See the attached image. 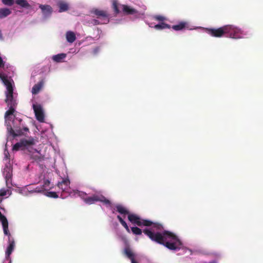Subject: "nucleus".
<instances>
[{
  "label": "nucleus",
  "mask_w": 263,
  "mask_h": 263,
  "mask_svg": "<svg viewBox=\"0 0 263 263\" xmlns=\"http://www.w3.org/2000/svg\"><path fill=\"white\" fill-rule=\"evenodd\" d=\"M32 149L33 151H34L35 153H36V152H37V151H36V150L35 149H32Z\"/></svg>",
  "instance_id": "nucleus-39"
},
{
  "label": "nucleus",
  "mask_w": 263,
  "mask_h": 263,
  "mask_svg": "<svg viewBox=\"0 0 263 263\" xmlns=\"http://www.w3.org/2000/svg\"><path fill=\"white\" fill-rule=\"evenodd\" d=\"M11 11L7 8H0V19L4 18L11 13Z\"/></svg>",
  "instance_id": "nucleus-17"
},
{
  "label": "nucleus",
  "mask_w": 263,
  "mask_h": 263,
  "mask_svg": "<svg viewBox=\"0 0 263 263\" xmlns=\"http://www.w3.org/2000/svg\"><path fill=\"white\" fill-rule=\"evenodd\" d=\"M0 221L2 222L4 233L8 237V246L7 248L5 254L6 259L8 260H10V256L15 248V241L14 238L11 236L8 229V221L5 216L2 214L0 211Z\"/></svg>",
  "instance_id": "nucleus-3"
},
{
  "label": "nucleus",
  "mask_w": 263,
  "mask_h": 263,
  "mask_svg": "<svg viewBox=\"0 0 263 263\" xmlns=\"http://www.w3.org/2000/svg\"><path fill=\"white\" fill-rule=\"evenodd\" d=\"M155 20L163 22V21L165 20V18L162 15H155L154 17Z\"/></svg>",
  "instance_id": "nucleus-32"
},
{
  "label": "nucleus",
  "mask_w": 263,
  "mask_h": 263,
  "mask_svg": "<svg viewBox=\"0 0 263 263\" xmlns=\"http://www.w3.org/2000/svg\"><path fill=\"white\" fill-rule=\"evenodd\" d=\"M131 230L134 234L137 235H141L142 233V230L137 227H132Z\"/></svg>",
  "instance_id": "nucleus-28"
},
{
  "label": "nucleus",
  "mask_w": 263,
  "mask_h": 263,
  "mask_svg": "<svg viewBox=\"0 0 263 263\" xmlns=\"http://www.w3.org/2000/svg\"><path fill=\"white\" fill-rule=\"evenodd\" d=\"M35 143V140L32 138L30 137L28 139H22L19 142L15 143L13 147V151H18L20 149L26 151L31 153V152L29 149L30 146L34 145Z\"/></svg>",
  "instance_id": "nucleus-5"
},
{
  "label": "nucleus",
  "mask_w": 263,
  "mask_h": 263,
  "mask_svg": "<svg viewBox=\"0 0 263 263\" xmlns=\"http://www.w3.org/2000/svg\"><path fill=\"white\" fill-rule=\"evenodd\" d=\"M7 191L4 189H2L0 190V196H4L6 195ZM2 201V199L0 198V201Z\"/></svg>",
  "instance_id": "nucleus-34"
},
{
  "label": "nucleus",
  "mask_w": 263,
  "mask_h": 263,
  "mask_svg": "<svg viewBox=\"0 0 263 263\" xmlns=\"http://www.w3.org/2000/svg\"><path fill=\"white\" fill-rule=\"evenodd\" d=\"M132 263H138L137 261H136L135 259L131 261Z\"/></svg>",
  "instance_id": "nucleus-38"
},
{
  "label": "nucleus",
  "mask_w": 263,
  "mask_h": 263,
  "mask_svg": "<svg viewBox=\"0 0 263 263\" xmlns=\"http://www.w3.org/2000/svg\"><path fill=\"white\" fill-rule=\"evenodd\" d=\"M0 79L7 88L5 92L6 96L5 101L9 108L5 115V118L7 120L9 116L13 114L17 105L16 101L13 97V83L14 82L11 77H8L6 73L2 71L0 72Z\"/></svg>",
  "instance_id": "nucleus-2"
},
{
  "label": "nucleus",
  "mask_w": 263,
  "mask_h": 263,
  "mask_svg": "<svg viewBox=\"0 0 263 263\" xmlns=\"http://www.w3.org/2000/svg\"><path fill=\"white\" fill-rule=\"evenodd\" d=\"M154 28L156 30H162L164 29H170L171 26L166 23L164 22H161L160 23L155 25Z\"/></svg>",
  "instance_id": "nucleus-21"
},
{
  "label": "nucleus",
  "mask_w": 263,
  "mask_h": 263,
  "mask_svg": "<svg viewBox=\"0 0 263 263\" xmlns=\"http://www.w3.org/2000/svg\"><path fill=\"white\" fill-rule=\"evenodd\" d=\"M30 157L31 159L39 162H41L44 159L43 157L39 155V154H34V153L30 154Z\"/></svg>",
  "instance_id": "nucleus-25"
},
{
  "label": "nucleus",
  "mask_w": 263,
  "mask_h": 263,
  "mask_svg": "<svg viewBox=\"0 0 263 263\" xmlns=\"http://www.w3.org/2000/svg\"><path fill=\"white\" fill-rule=\"evenodd\" d=\"M115 208L117 211L121 214L125 215L129 214L128 210L121 204L116 205Z\"/></svg>",
  "instance_id": "nucleus-19"
},
{
  "label": "nucleus",
  "mask_w": 263,
  "mask_h": 263,
  "mask_svg": "<svg viewBox=\"0 0 263 263\" xmlns=\"http://www.w3.org/2000/svg\"><path fill=\"white\" fill-rule=\"evenodd\" d=\"M70 181L68 179H63L61 182L58 183V187L62 190V192H67L69 188Z\"/></svg>",
  "instance_id": "nucleus-13"
},
{
  "label": "nucleus",
  "mask_w": 263,
  "mask_h": 263,
  "mask_svg": "<svg viewBox=\"0 0 263 263\" xmlns=\"http://www.w3.org/2000/svg\"><path fill=\"white\" fill-rule=\"evenodd\" d=\"M19 126H13V128L10 125H7V130L9 133L12 136L13 138L17 136L25 135V133L29 132V128L27 127L24 126L21 124L22 119L18 120Z\"/></svg>",
  "instance_id": "nucleus-4"
},
{
  "label": "nucleus",
  "mask_w": 263,
  "mask_h": 263,
  "mask_svg": "<svg viewBox=\"0 0 263 263\" xmlns=\"http://www.w3.org/2000/svg\"><path fill=\"white\" fill-rule=\"evenodd\" d=\"M2 2L4 5L8 6H12L15 2L14 0H2Z\"/></svg>",
  "instance_id": "nucleus-29"
},
{
  "label": "nucleus",
  "mask_w": 263,
  "mask_h": 263,
  "mask_svg": "<svg viewBox=\"0 0 263 263\" xmlns=\"http://www.w3.org/2000/svg\"><path fill=\"white\" fill-rule=\"evenodd\" d=\"M91 23L95 25H99V24H104V23H102V21H100L99 20H97V19H93L91 21Z\"/></svg>",
  "instance_id": "nucleus-33"
},
{
  "label": "nucleus",
  "mask_w": 263,
  "mask_h": 263,
  "mask_svg": "<svg viewBox=\"0 0 263 263\" xmlns=\"http://www.w3.org/2000/svg\"><path fill=\"white\" fill-rule=\"evenodd\" d=\"M224 30L225 35L227 37L233 39L241 38L242 31L237 27L233 25H228L224 26Z\"/></svg>",
  "instance_id": "nucleus-6"
},
{
  "label": "nucleus",
  "mask_w": 263,
  "mask_h": 263,
  "mask_svg": "<svg viewBox=\"0 0 263 263\" xmlns=\"http://www.w3.org/2000/svg\"><path fill=\"white\" fill-rule=\"evenodd\" d=\"M66 57V54L65 53H60L57 55H53L52 57V59L54 61L56 62H61Z\"/></svg>",
  "instance_id": "nucleus-23"
},
{
  "label": "nucleus",
  "mask_w": 263,
  "mask_h": 263,
  "mask_svg": "<svg viewBox=\"0 0 263 263\" xmlns=\"http://www.w3.org/2000/svg\"><path fill=\"white\" fill-rule=\"evenodd\" d=\"M46 196L53 198H58L59 196L56 192H47L46 193Z\"/></svg>",
  "instance_id": "nucleus-30"
},
{
  "label": "nucleus",
  "mask_w": 263,
  "mask_h": 263,
  "mask_svg": "<svg viewBox=\"0 0 263 263\" xmlns=\"http://www.w3.org/2000/svg\"><path fill=\"white\" fill-rule=\"evenodd\" d=\"M124 254L131 261L135 259V255L129 248H125Z\"/></svg>",
  "instance_id": "nucleus-22"
},
{
  "label": "nucleus",
  "mask_w": 263,
  "mask_h": 263,
  "mask_svg": "<svg viewBox=\"0 0 263 263\" xmlns=\"http://www.w3.org/2000/svg\"><path fill=\"white\" fill-rule=\"evenodd\" d=\"M3 175L5 177L6 182L7 183L12 176V168L10 165H6L4 168Z\"/></svg>",
  "instance_id": "nucleus-12"
},
{
  "label": "nucleus",
  "mask_w": 263,
  "mask_h": 263,
  "mask_svg": "<svg viewBox=\"0 0 263 263\" xmlns=\"http://www.w3.org/2000/svg\"><path fill=\"white\" fill-rule=\"evenodd\" d=\"M0 40H3V34H2V31H1V30H0Z\"/></svg>",
  "instance_id": "nucleus-37"
},
{
  "label": "nucleus",
  "mask_w": 263,
  "mask_h": 263,
  "mask_svg": "<svg viewBox=\"0 0 263 263\" xmlns=\"http://www.w3.org/2000/svg\"><path fill=\"white\" fill-rule=\"evenodd\" d=\"M43 84L41 82L38 83L37 84H35L32 88L31 92L32 94L35 95L37 94L41 88L42 87Z\"/></svg>",
  "instance_id": "nucleus-24"
},
{
  "label": "nucleus",
  "mask_w": 263,
  "mask_h": 263,
  "mask_svg": "<svg viewBox=\"0 0 263 263\" xmlns=\"http://www.w3.org/2000/svg\"><path fill=\"white\" fill-rule=\"evenodd\" d=\"M117 218L119 220V221H120V222L121 223V224L124 227V228L126 229V230L128 232H130V230L127 224V223H126V222L123 219V218L120 216V215H118L117 216Z\"/></svg>",
  "instance_id": "nucleus-27"
},
{
  "label": "nucleus",
  "mask_w": 263,
  "mask_h": 263,
  "mask_svg": "<svg viewBox=\"0 0 263 263\" xmlns=\"http://www.w3.org/2000/svg\"><path fill=\"white\" fill-rule=\"evenodd\" d=\"M98 201H100L105 205H110L111 204V202L108 199L100 194H93L91 196L87 197L85 199V202L88 204H92Z\"/></svg>",
  "instance_id": "nucleus-7"
},
{
  "label": "nucleus",
  "mask_w": 263,
  "mask_h": 263,
  "mask_svg": "<svg viewBox=\"0 0 263 263\" xmlns=\"http://www.w3.org/2000/svg\"><path fill=\"white\" fill-rule=\"evenodd\" d=\"M122 10L123 12L127 15L129 14H134L137 13V11L130 7L126 5H122Z\"/></svg>",
  "instance_id": "nucleus-15"
},
{
  "label": "nucleus",
  "mask_w": 263,
  "mask_h": 263,
  "mask_svg": "<svg viewBox=\"0 0 263 263\" xmlns=\"http://www.w3.org/2000/svg\"><path fill=\"white\" fill-rule=\"evenodd\" d=\"M77 194L78 196L81 198L85 202V199H86L87 197L86 193L83 192L78 191Z\"/></svg>",
  "instance_id": "nucleus-31"
},
{
  "label": "nucleus",
  "mask_w": 263,
  "mask_h": 263,
  "mask_svg": "<svg viewBox=\"0 0 263 263\" xmlns=\"http://www.w3.org/2000/svg\"><path fill=\"white\" fill-rule=\"evenodd\" d=\"M57 5L59 8V12H62L66 11L69 9L68 4L64 1H59L57 3Z\"/></svg>",
  "instance_id": "nucleus-16"
},
{
  "label": "nucleus",
  "mask_w": 263,
  "mask_h": 263,
  "mask_svg": "<svg viewBox=\"0 0 263 263\" xmlns=\"http://www.w3.org/2000/svg\"><path fill=\"white\" fill-rule=\"evenodd\" d=\"M171 28L175 31L182 30L184 29L188 28V23L186 22L182 21L177 25H173Z\"/></svg>",
  "instance_id": "nucleus-14"
},
{
  "label": "nucleus",
  "mask_w": 263,
  "mask_h": 263,
  "mask_svg": "<svg viewBox=\"0 0 263 263\" xmlns=\"http://www.w3.org/2000/svg\"><path fill=\"white\" fill-rule=\"evenodd\" d=\"M5 65V62L2 59V58L0 57V68H4Z\"/></svg>",
  "instance_id": "nucleus-35"
},
{
  "label": "nucleus",
  "mask_w": 263,
  "mask_h": 263,
  "mask_svg": "<svg viewBox=\"0 0 263 263\" xmlns=\"http://www.w3.org/2000/svg\"><path fill=\"white\" fill-rule=\"evenodd\" d=\"M206 32L212 36L221 37L225 35L224 26L217 28H206Z\"/></svg>",
  "instance_id": "nucleus-9"
},
{
  "label": "nucleus",
  "mask_w": 263,
  "mask_h": 263,
  "mask_svg": "<svg viewBox=\"0 0 263 263\" xmlns=\"http://www.w3.org/2000/svg\"><path fill=\"white\" fill-rule=\"evenodd\" d=\"M39 8L41 9L43 15L46 17L50 16L53 12L52 8L48 5L40 4Z\"/></svg>",
  "instance_id": "nucleus-11"
},
{
  "label": "nucleus",
  "mask_w": 263,
  "mask_h": 263,
  "mask_svg": "<svg viewBox=\"0 0 263 263\" xmlns=\"http://www.w3.org/2000/svg\"><path fill=\"white\" fill-rule=\"evenodd\" d=\"M128 219L132 223L139 227L151 226L150 229H145L143 231L151 240L162 245L171 250L180 249L182 245L180 240L174 233L163 231L164 228L161 224L153 222L149 220L141 219L134 214H128Z\"/></svg>",
  "instance_id": "nucleus-1"
},
{
  "label": "nucleus",
  "mask_w": 263,
  "mask_h": 263,
  "mask_svg": "<svg viewBox=\"0 0 263 263\" xmlns=\"http://www.w3.org/2000/svg\"><path fill=\"white\" fill-rule=\"evenodd\" d=\"M33 108L36 119L40 122H44V115L41 105L40 104H33Z\"/></svg>",
  "instance_id": "nucleus-10"
},
{
  "label": "nucleus",
  "mask_w": 263,
  "mask_h": 263,
  "mask_svg": "<svg viewBox=\"0 0 263 263\" xmlns=\"http://www.w3.org/2000/svg\"><path fill=\"white\" fill-rule=\"evenodd\" d=\"M91 13L102 21V23L107 24L109 21V14L107 11L93 8L91 10Z\"/></svg>",
  "instance_id": "nucleus-8"
},
{
  "label": "nucleus",
  "mask_w": 263,
  "mask_h": 263,
  "mask_svg": "<svg viewBox=\"0 0 263 263\" xmlns=\"http://www.w3.org/2000/svg\"><path fill=\"white\" fill-rule=\"evenodd\" d=\"M67 41L70 43L74 42L76 39V35L72 31H67L66 34Z\"/></svg>",
  "instance_id": "nucleus-18"
},
{
  "label": "nucleus",
  "mask_w": 263,
  "mask_h": 263,
  "mask_svg": "<svg viewBox=\"0 0 263 263\" xmlns=\"http://www.w3.org/2000/svg\"><path fill=\"white\" fill-rule=\"evenodd\" d=\"M112 7L115 14H118L120 12L119 9V4L117 0H114L112 1Z\"/></svg>",
  "instance_id": "nucleus-26"
},
{
  "label": "nucleus",
  "mask_w": 263,
  "mask_h": 263,
  "mask_svg": "<svg viewBox=\"0 0 263 263\" xmlns=\"http://www.w3.org/2000/svg\"><path fill=\"white\" fill-rule=\"evenodd\" d=\"M49 183H50V181L48 180H45L44 186H46L49 185Z\"/></svg>",
  "instance_id": "nucleus-36"
},
{
  "label": "nucleus",
  "mask_w": 263,
  "mask_h": 263,
  "mask_svg": "<svg viewBox=\"0 0 263 263\" xmlns=\"http://www.w3.org/2000/svg\"><path fill=\"white\" fill-rule=\"evenodd\" d=\"M15 2L22 8L29 9L31 7L30 5L26 0H15Z\"/></svg>",
  "instance_id": "nucleus-20"
}]
</instances>
